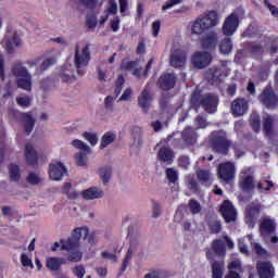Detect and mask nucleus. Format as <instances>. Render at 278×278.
<instances>
[{"mask_svg": "<svg viewBox=\"0 0 278 278\" xmlns=\"http://www.w3.org/2000/svg\"><path fill=\"white\" fill-rule=\"evenodd\" d=\"M218 25V13L216 11H208L202 15H200L191 25V34L195 36H201V34H205L207 29H212V27H216Z\"/></svg>", "mask_w": 278, "mask_h": 278, "instance_id": "1", "label": "nucleus"}, {"mask_svg": "<svg viewBox=\"0 0 278 278\" xmlns=\"http://www.w3.org/2000/svg\"><path fill=\"white\" fill-rule=\"evenodd\" d=\"M11 75L15 78L17 88L31 92V74L23 63H14L11 67Z\"/></svg>", "mask_w": 278, "mask_h": 278, "instance_id": "2", "label": "nucleus"}, {"mask_svg": "<svg viewBox=\"0 0 278 278\" xmlns=\"http://www.w3.org/2000/svg\"><path fill=\"white\" fill-rule=\"evenodd\" d=\"M128 240L130 242V245L122 264V273H125V270H127V266H129V262H131L134 253H136V251H138V249L142 247V235L140 233V230L130 227L128 229Z\"/></svg>", "mask_w": 278, "mask_h": 278, "instance_id": "3", "label": "nucleus"}, {"mask_svg": "<svg viewBox=\"0 0 278 278\" xmlns=\"http://www.w3.org/2000/svg\"><path fill=\"white\" fill-rule=\"evenodd\" d=\"M88 233H90V230H88L86 227L76 228L70 239L66 241H61V243L55 242L52 251H58L60 247L63 251H73L74 249H79V240L81 238L83 240H86V238H88Z\"/></svg>", "mask_w": 278, "mask_h": 278, "instance_id": "4", "label": "nucleus"}, {"mask_svg": "<svg viewBox=\"0 0 278 278\" xmlns=\"http://www.w3.org/2000/svg\"><path fill=\"white\" fill-rule=\"evenodd\" d=\"M191 103L192 105H202L205 112H208V114H214L216 106L218 105V98L212 94L199 97V93L194 92L191 96Z\"/></svg>", "mask_w": 278, "mask_h": 278, "instance_id": "5", "label": "nucleus"}, {"mask_svg": "<svg viewBox=\"0 0 278 278\" xmlns=\"http://www.w3.org/2000/svg\"><path fill=\"white\" fill-rule=\"evenodd\" d=\"M211 144L214 151L223 154L227 153L229 147H231V142L227 140V137L223 131L212 132Z\"/></svg>", "mask_w": 278, "mask_h": 278, "instance_id": "6", "label": "nucleus"}, {"mask_svg": "<svg viewBox=\"0 0 278 278\" xmlns=\"http://www.w3.org/2000/svg\"><path fill=\"white\" fill-rule=\"evenodd\" d=\"M90 63V47L88 46H76L74 64L76 68H84Z\"/></svg>", "mask_w": 278, "mask_h": 278, "instance_id": "7", "label": "nucleus"}, {"mask_svg": "<svg viewBox=\"0 0 278 278\" xmlns=\"http://www.w3.org/2000/svg\"><path fill=\"white\" fill-rule=\"evenodd\" d=\"M247 240L252 244L254 253L258 255V257H267L266 250L260 245V243H253V236L249 235L245 238L239 240L238 247L241 253L249 255V248H247Z\"/></svg>", "mask_w": 278, "mask_h": 278, "instance_id": "8", "label": "nucleus"}, {"mask_svg": "<svg viewBox=\"0 0 278 278\" xmlns=\"http://www.w3.org/2000/svg\"><path fill=\"white\" fill-rule=\"evenodd\" d=\"M212 63V53L206 51H197L191 56V64L194 68H207Z\"/></svg>", "mask_w": 278, "mask_h": 278, "instance_id": "9", "label": "nucleus"}, {"mask_svg": "<svg viewBox=\"0 0 278 278\" xmlns=\"http://www.w3.org/2000/svg\"><path fill=\"white\" fill-rule=\"evenodd\" d=\"M240 26V17L238 13H231L228 15L223 24L222 31L224 36H233Z\"/></svg>", "mask_w": 278, "mask_h": 278, "instance_id": "10", "label": "nucleus"}, {"mask_svg": "<svg viewBox=\"0 0 278 278\" xmlns=\"http://www.w3.org/2000/svg\"><path fill=\"white\" fill-rule=\"evenodd\" d=\"M217 175L219 179L226 181V184H229V181L236 177V165H233L231 162L219 164Z\"/></svg>", "mask_w": 278, "mask_h": 278, "instance_id": "11", "label": "nucleus"}, {"mask_svg": "<svg viewBox=\"0 0 278 278\" xmlns=\"http://www.w3.org/2000/svg\"><path fill=\"white\" fill-rule=\"evenodd\" d=\"M2 45L4 49H7L8 53H12L16 47H21V38L15 30H8L4 39L2 40Z\"/></svg>", "mask_w": 278, "mask_h": 278, "instance_id": "12", "label": "nucleus"}, {"mask_svg": "<svg viewBox=\"0 0 278 278\" xmlns=\"http://www.w3.org/2000/svg\"><path fill=\"white\" fill-rule=\"evenodd\" d=\"M66 175L64 163L54 161L49 166V177L52 181H60Z\"/></svg>", "mask_w": 278, "mask_h": 278, "instance_id": "13", "label": "nucleus"}, {"mask_svg": "<svg viewBox=\"0 0 278 278\" xmlns=\"http://www.w3.org/2000/svg\"><path fill=\"white\" fill-rule=\"evenodd\" d=\"M170 65L174 68H181L182 66H186V53L177 46H173Z\"/></svg>", "mask_w": 278, "mask_h": 278, "instance_id": "14", "label": "nucleus"}, {"mask_svg": "<svg viewBox=\"0 0 278 278\" xmlns=\"http://www.w3.org/2000/svg\"><path fill=\"white\" fill-rule=\"evenodd\" d=\"M124 71H131L134 77H147V72L142 71V65L136 61H127L122 63Z\"/></svg>", "mask_w": 278, "mask_h": 278, "instance_id": "15", "label": "nucleus"}, {"mask_svg": "<svg viewBox=\"0 0 278 278\" xmlns=\"http://www.w3.org/2000/svg\"><path fill=\"white\" fill-rule=\"evenodd\" d=\"M80 195L85 201H94L96 199H103L105 192L99 187H91L80 192Z\"/></svg>", "mask_w": 278, "mask_h": 278, "instance_id": "16", "label": "nucleus"}, {"mask_svg": "<svg viewBox=\"0 0 278 278\" xmlns=\"http://www.w3.org/2000/svg\"><path fill=\"white\" fill-rule=\"evenodd\" d=\"M256 270L260 278H274L275 277V267L268 262H261L256 265Z\"/></svg>", "mask_w": 278, "mask_h": 278, "instance_id": "17", "label": "nucleus"}, {"mask_svg": "<svg viewBox=\"0 0 278 278\" xmlns=\"http://www.w3.org/2000/svg\"><path fill=\"white\" fill-rule=\"evenodd\" d=\"M223 218L226 223H233L236 220V208L229 201H225L220 206Z\"/></svg>", "mask_w": 278, "mask_h": 278, "instance_id": "18", "label": "nucleus"}, {"mask_svg": "<svg viewBox=\"0 0 278 278\" xmlns=\"http://www.w3.org/2000/svg\"><path fill=\"white\" fill-rule=\"evenodd\" d=\"M233 116H244L249 112V102L245 99H237L231 104Z\"/></svg>", "mask_w": 278, "mask_h": 278, "instance_id": "19", "label": "nucleus"}, {"mask_svg": "<svg viewBox=\"0 0 278 278\" xmlns=\"http://www.w3.org/2000/svg\"><path fill=\"white\" fill-rule=\"evenodd\" d=\"M260 102L266 105L267 108H275L277 105V96L271 89H265L258 97Z\"/></svg>", "mask_w": 278, "mask_h": 278, "instance_id": "20", "label": "nucleus"}, {"mask_svg": "<svg viewBox=\"0 0 278 278\" xmlns=\"http://www.w3.org/2000/svg\"><path fill=\"white\" fill-rule=\"evenodd\" d=\"M20 123L26 134H30L34 131V127L36 125V118L31 113H22Z\"/></svg>", "mask_w": 278, "mask_h": 278, "instance_id": "21", "label": "nucleus"}, {"mask_svg": "<svg viewBox=\"0 0 278 278\" xmlns=\"http://www.w3.org/2000/svg\"><path fill=\"white\" fill-rule=\"evenodd\" d=\"M218 45V34L216 31H210L202 38V49H208L210 51L216 49Z\"/></svg>", "mask_w": 278, "mask_h": 278, "instance_id": "22", "label": "nucleus"}, {"mask_svg": "<svg viewBox=\"0 0 278 278\" xmlns=\"http://www.w3.org/2000/svg\"><path fill=\"white\" fill-rule=\"evenodd\" d=\"M176 81L177 78L174 74H163L159 79V88H161V90H170L175 88Z\"/></svg>", "mask_w": 278, "mask_h": 278, "instance_id": "23", "label": "nucleus"}, {"mask_svg": "<svg viewBox=\"0 0 278 278\" xmlns=\"http://www.w3.org/2000/svg\"><path fill=\"white\" fill-rule=\"evenodd\" d=\"M152 101L153 96H151V92H149L147 89H144L138 97L139 108H141L144 112H149Z\"/></svg>", "mask_w": 278, "mask_h": 278, "instance_id": "24", "label": "nucleus"}, {"mask_svg": "<svg viewBox=\"0 0 278 278\" xmlns=\"http://www.w3.org/2000/svg\"><path fill=\"white\" fill-rule=\"evenodd\" d=\"M114 173V168L111 165H103L98 169V176L102 181L103 186H108L112 180V175Z\"/></svg>", "mask_w": 278, "mask_h": 278, "instance_id": "25", "label": "nucleus"}, {"mask_svg": "<svg viewBox=\"0 0 278 278\" xmlns=\"http://www.w3.org/2000/svg\"><path fill=\"white\" fill-rule=\"evenodd\" d=\"M66 261L62 257H48L46 260V267L48 270H53L54 273L62 268V265L65 264Z\"/></svg>", "mask_w": 278, "mask_h": 278, "instance_id": "26", "label": "nucleus"}, {"mask_svg": "<svg viewBox=\"0 0 278 278\" xmlns=\"http://www.w3.org/2000/svg\"><path fill=\"white\" fill-rule=\"evenodd\" d=\"M157 157L159 160H161V162L173 164V161L175 160V153L173 152V150H170V148L163 147L160 149Z\"/></svg>", "mask_w": 278, "mask_h": 278, "instance_id": "27", "label": "nucleus"}, {"mask_svg": "<svg viewBox=\"0 0 278 278\" xmlns=\"http://www.w3.org/2000/svg\"><path fill=\"white\" fill-rule=\"evenodd\" d=\"M275 227H277L275 220L270 218H265L261 224L262 236H268V233H273V231H275Z\"/></svg>", "mask_w": 278, "mask_h": 278, "instance_id": "28", "label": "nucleus"}, {"mask_svg": "<svg viewBox=\"0 0 278 278\" xmlns=\"http://www.w3.org/2000/svg\"><path fill=\"white\" fill-rule=\"evenodd\" d=\"M25 157L27 164H36V162H38V154L36 153L34 146H31L30 143L26 144Z\"/></svg>", "mask_w": 278, "mask_h": 278, "instance_id": "29", "label": "nucleus"}, {"mask_svg": "<svg viewBox=\"0 0 278 278\" xmlns=\"http://www.w3.org/2000/svg\"><path fill=\"white\" fill-rule=\"evenodd\" d=\"M142 129L138 126H134L132 127V147H142V142H143V139H142Z\"/></svg>", "mask_w": 278, "mask_h": 278, "instance_id": "30", "label": "nucleus"}, {"mask_svg": "<svg viewBox=\"0 0 278 278\" xmlns=\"http://www.w3.org/2000/svg\"><path fill=\"white\" fill-rule=\"evenodd\" d=\"M197 177L201 184H205L206 186L212 184L213 177L211 170L201 169L197 172Z\"/></svg>", "mask_w": 278, "mask_h": 278, "instance_id": "31", "label": "nucleus"}, {"mask_svg": "<svg viewBox=\"0 0 278 278\" xmlns=\"http://www.w3.org/2000/svg\"><path fill=\"white\" fill-rule=\"evenodd\" d=\"M232 49H233V43L231 42L230 38H224L219 42V51L224 55H227V54L231 53Z\"/></svg>", "mask_w": 278, "mask_h": 278, "instance_id": "32", "label": "nucleus"}, {"mask_svg": "<svg viewBox=\"0 0 278 278\" xmlns=\"http://www.w3.org/2000/svg\"><path fill=\"white\" fill-rule=\"evenodd\" d=\"M212 249L216 255H225L227 253V249L225 248V241L223 239H217L213 241Z\"/></svg>", "mask_w": 278, "mask_h": 278, "instance_id": "33", "label": "nucleus"}, {"mask_svg": "<svg viewBox=\"0 0 278 278\" xmlns=\"http://www.w3.org/2000/svg\"><path fill=\"white\" fill-rule=\"evenodd\" d=\"M275 123V118L270 115H265L263 117V129L267 136L273 134V125Z\"/></svg>", "mask_w": 278, "mask_h": 278, "instance_id": "34", "label": "nucleus"}, {"mask_svg": "<svg viewBox=\"0 0 278 278\" xmlns=\"http://www.w3.org/2000/svg\"><path fill=\"white\" fill-rule=\"evenodd\" d=\"M240 184L242 190H253V188H255V185L253 184V177L247 174L241 176Z\"/></svg>", "mask_w": 278, "mask_h": 278, "instance_id": "35", "label": "nucleus"}, {"mask_svg": "<svg viewBox=\"0 0 278 278\" xmlns=\"http://www.w3.org/2000/svg\"><path fill=\"white\" fill-rule=\"evenodd\" d=\"M182 138L188 144H194L197 142V132L194 129L188 127L182 131Z\"/></svg>", "mask_w": 278, "mask_h": 278, "instance_id": "36", "label": "nucleus"}, {"mask_svg": "<svg viewBox=\"0 0 278 278\" xmlns=\"http://www.w3.org/2000/svg\"><path fill=\"white\" fill-rule=\"evenodd\" d=\"M116 140V134L114 132H106L103 135L100 143V149H105L112 144Z\"/></svg>", "mask_w": 278, "mask_h": 278, "instance_id": "37", "label": "nucleus"}, {"mask_svg": "<svg viewBox=\"0 0 278 278\" xmlns=\"http://www.w3.org/2000/svg\"><path fill=\"white\" fill-rule=\"evenodd\" d=\"M78 249L79 248H76L74 250H66L70 253L68 254L70 262L77 263V262H81V260H84V253L78 251Z\"/></svg>", "mask_w": 278, "mask_h": 278, "instance_id": "38", "label": "nucleus"}, {"mask_svg": "<svg viewBox=\"0 0 278 278\" xmlns=\"http://www.w3.org/2000/svg\"><path fill=\"white\" fill-rule=\"evenodd\" d=\"M74 149H78L79 151H84L85 153H90V147L86 144V142L75 139L71 142Z\"/></svg>", "mask_w": 278, "mask_h": 278, "instance_id": "39", "label": "nucleus"}, {"mask_svg": "<svg viewBox=\"0 0 278 278\" xmlns=\"http://www.w3.org/2000/svg\"><path fill=\"white\" fill-rule=\"evenodd\" d=\"M9 177L11 181H18L21 179V169L16 165H11L9 168Z\"/></svg>", "mask_w": 278, "mask_h": 278, "instance_id": "40", "label": "nucleus"}, {"mask_svg": "<svg viewBox=\"0 0 278 278\" xmlns=\"http://www.w3.org/2000/svg\"><path fill=\"white\" fill-rule=\"evenodd\" d=\"M228 273H238L239 275L242 273V263L240 260L231 261L228 264Z\"/></svg>", "mask_w": 278, "mask_h": 278, "instance_id": "41", "label": "nucleus"}, {"mask_svg": "<svg viewBox=\"0 0 278 278\" xmlns=\"http://www.w3.org/2000/svg\"><path fill=\"white\" fill-rule=\"evenodd\" d=\"M77 166H86L88 164V152H78L75 154Z\"/></svg>", "mask_w": 278, "mask_h": 278, "instance_id": "42", "label": "nucleus"}, {"mask_svg": "<svg viewBox=\"0 0 278 278\" xmlns=\"http://www.w3.org/2000/svg\"><path fill=\"white\" fill-rule=\"evenodd\" d=\"M188 207L191 214H201V211L203 210L201 203H199V201L197 200H190L188 203Z\"/></svg>", "mask_w": 278, "mask_h": 278, "instance_id": "43", "label": "nucleus"}, {"mask_svg": "<svg viewBox=\"0 0 278 278\" xmlns=\"http://www.w3.org/2000/svg\"><path fill=\"white\" fill-rule=\"evenodd\" d=\"M166 178L168 179L169 184H177L179 179V173H177L175 168H167Z\"/></svg>", "mask_w": 278, "mask_h": 278, "instance_id": "44", "label": "nucleus"}, {"mask_svg": "<svg viewBox=\"0 0 278 278\" xmlns=\"http://www.w3.org/2000/svg\"><path fill=\"white\" fill-rule=\"evenodd\" d=\"M26 64L30 71L35 70L36 75L40 74V72H38V68H40V58L30 59L26 62Z\"/></svg>", "mask_w": 278, "mask_h": 278, "instance_id": "45", "label": "nucleus"}, {"mask_svg": "<svg viewBox=\"0 0 278 278\" xmlns=\"http://www.w3.org/2000/svg\"><path fill=\"white\" fill-rule=\"evenodd\" d=\"M26 180L30 184V186H38V184H41L42 181V176L36 173H29Z\"/></svg>", "mask_w": 278, "mask_h": 278, "instance_id": "46", "label": "nucleus"}, {"mask_svg": "<svg viewBox=\"0 0 278 278\" xmlns=\"http://www.w3.org/2000/svg\"><path fill=\"white\" fill-rule=\"evenodd\" d=\"M61 76L64 79V81H68V79H71V77H73V66L71 64L66 63L63 66V72H62Z\"/></svg>", "mask_w": 278, "mask_h": 278, "instance_id": "47", "label": "nucleus"}, {"mask_svg": "<svg viewBox=\"0 0 278 278\" xmlns=\"http://www.w3.org/2000/svg\"><path fill=\"white\" fill-rule=\"evenodd\" d=\"M52 64H55V59H46L42 63H39V67H37L38 73H45V71H47L49 66H52Z\"/></svg>", "mask_w": 278, "mask_h": 278, "instance_id": "48", "label": "nucleus"}, {"mask_svg": "<svg viewBox=\"0 0 278 278\" xmlns=\"http://www.w3.org/2000/svg\"><path fill=\"white\" fill-rule=\"evenodd\" d=\"M213 278H223V263H214L212 265Z\"/></svg>", "mask_w": 278, "mask_h": 278, "instance_id": "49", "label": "nucleus"}, {"mask_svg": "<svg viewBox=\"0 0 278 278\" xmlns=\"http://www.w3.org/2000/svg\"><path fill=\"white\" fill-rule=\"evenodd\" d=\"M85 140L91 144V147H96L97 142H99V137L94 132H85L83 134Z\"/></svg>", "mask_w": 278, "mask_h": 278, "instance_id": "50", "label": "nucleus"}, {"mask_svg": "<svg viewBox=\"0 0 278 278\" xmlns=\"http://www.w3.org/2000/svg\"><path fill=\"white\" fill-rule=\"evenodd\" d=\"M98 78L100 81H110V74L108 73V70L105 67H98Z\"/></svg>", "mask_w": 278, "mask_h": 278, "instance_id": "51", "label": "nucleus"}, {"mask_svg": "<svg viewBox=\"0 0 278 278\" xmlns=\"http://www.w3.org/2000/svg\"><path fill=\"white\" fill-rule=\"evenodd\" d=\"M185 184L188 186L189 190H194V192L199 190V184L197 182V180H194V177L192 176H187L185 179Z\"/></svg>", "mask_w": 278, "mask_h": 278, "instance_id": "52", "label": "nucleus"}, {"mask_svg": "<svg viewBox=\"0 0 278 278\" xmlns=\"http://www.w3.org/2000/svg\"><path fill=\"white\" fill-rule=\"evenodd\" d=\"M118 12V4H116L115 0H109V5L106 7V15L110 14H117Z\"/></svg>", "mask_w": 278, "mask_h": 278, "instance_id": "53", "label": "nucleus"}, {"mask_svg": "<svg viewBox=\"0 0 278 278\" xmlns=\"http://www.w3.org/2000/svg\"><path fill=\"white\" fill-rule=\"evenodd\" d=\"M181 3H184V0H167L162 7V10L163 12H166V10H172V8H175V5H181Z\"/></svg>", "mask_w": 278, "mask_h": 278, "instance_id": "54", "label": "nucleus"}, {"mask_svg": "<svg viewBox=\"0 0 278 278\" xmlns=\"http://www.w3.org/2000/svg\"><path fill=\"white\" fill-rule=\"evenodd\" d=\"M21 264L25 268H30L31 270L34 268V262H31V258L27 254L21 255Z\"/></svg>", "mask_w": 278, "mask_h": 278, "instance_id": "55", "label": "nucleus"}, {"mask_svg": "<svg viewBox=\"0 0 278 278\" xmlns=\"http://www.w3.org/2000/svg\"><path fill=\"white\" fill-rule=\"evenodd\" d=\"M250 123H251L254 131H260V127H261L260 115H255V114L251 115Z\"/></svg>", "mask_w": 278, "mask_h": 278, "instance_id": "56", "label": "nucleus"}, {"mask_svg": "<svg viewBox=\"0 0 278 278\" xmlns=\"http://www.w3.org/2000/svg\"><path fill=\"white\" fill-rule=\"evenodd\" d=\"M218 77H220V70L218 68L210 70L206 73V79L208 80L218 79Z\"/></svg>", "mask_w": 278, "mask_h": 278, "instance_id": "57", "label": "nucleus"}, {"mask_svg": "<svg viewBox=\"0 0 278 278\" xmlns=\"http://www.w3.org/2000/svg\"><path fill=\"white\" fill-rule=\"evenodd\" d=\"M16 103L17 105H21V108H29L31 99H29V97H20L16 98Z\"/></svg>", "mask_w": 278, "mask_h": 278, "instance_id": "58", "label": "nucleus"}, {"mask_svg": "<svg viewBox=\"0 0 278 278\" xmlns=\"http://www.w3.org/2000/svg\"><path fill=\"white\" fill-rule=\"evenodd\" d=\"M73 273L75 277L84 278V275H86V267L83 265H77L73 268Z\"/></svg>", "mask_w": 278, "mask_h": 278, "instance_id": "59", "label": "nucleus"}, {"mask_svg": "<svg viewBox=\"0 0 278 278\" xmlns=\"http://www.w3.org/2000/svg\"><path fill=\"white\" fill-rule=\"evenodd\" d=\"M132 96H134V90H131V88H127L124 90L118 101H131Z\"/></svg>", "mask_w": 278, "mask_h": 278, "instance_id": "60", "label": "nucleus"}, {"mask_svg": "<svg viewBox=\"0 0 278 278\" xmlns=\"http://www.w3.org/2000/svg\"><path fill=\"white\" fill-rule=\"evenodd\" d=\"M208 227H210L211 233H218L220 232V229H222L220 222H216V220L211 222Z\"/></svg>", "mask_w": 278, "mask_h": 278, "instance_id": "61", "label": "nucleus"}, {"mask_svg": "<svg viewBox=\"0 0 278 278\" xmlns=\"http://www.w3.org/2000/svg\"><path fill=\"white\" fill-rule=\"evenodd\" d=\"M264 4L266 5V8H268L269 12L276 17L278 18V8L270 4V2L268 0H264Z\"/></svg>", "mask_w": 278, "mask_h": 278, "instance_id": "62", "label": "nucleus"}, {"mask_svg": "<svg viewBox=\"0 0 278 278\" xmlns=\"http://www.w3.org/2000/svg\"><path fill=\"white\" fill-rule=\"evenodd\" d=\"M195 126L197 129H205V127H207V122L205 121V118L198 116L195 118Z\"/></svg>", "mask_w": 278, "mask_h": 278, "instance_id": "63", "label": "nucleus"}, {"mask_svg": "<svg viewBox=\"0 0 278 278\" xmlns=\"http://www.w3.org/2000/svg\"><path fill=\"white\" fill-rule=\"evenodd\" d=\"M111 28L113 31H118V29H121V18L118 17H114L112 21H111Z\"/></svg>", "mask_w": 278, "mask_h": 278, "instance_id": "64", "label": "nucleus"}]
</instances>
